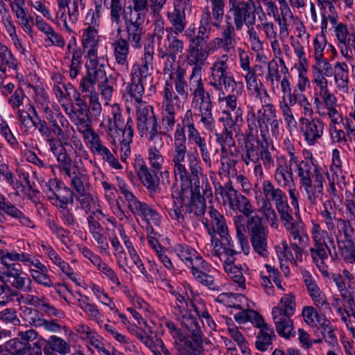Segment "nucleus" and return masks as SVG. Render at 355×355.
Returning a JSON list of instances; mask_svg holds the SVG:
<instances>
[{"instance_id":"obj_31","label":"nucleus","mask_w":355,"mask_h":355,"mask_svg":"<svg viewBox=\"0 0 355 355\" xmlns=\"http://www.w3.org/2000/svg\"><path fill=\"white\" fill-rule=\"evenodd\" d=\"M105 78V73L87 70L86 74L82 77L79 83L78 89L80 93L83 94L84 98H88L91 95L96 94L95 85Z\"/></svg>"},{"instance_id":"obj_5","label":"nucleus","mask_w":355,"mask_h":355,"mask_svg":"<svg viewBox=\"0 0 355 355\" xmlns=\"http://www.w3.org/2000/svg\"><path fill=\"white\" fill-rule=\"evenodd\" d=\"M236 228V237L245 254H249L250 246L245 236L248 231L250 241L254 239H268V227L262 220V218L255 214L248 219L241 215H236L233 218Z\"/></svg>"},{"instance_id":"obj_30","label":"nucleus","mask_w":355,"mask_h":355,"mask_svg":"<svg viewBox=\"0 0 355 355\" xmlns=\"http://www.w3.org/2000/svg\"><path fill=\"white\" fill-rule=\"evenodd\" d=\"M179 198L189 214H193V216H201L205 214L206 210L205 196L180 193Z\"/></svg>"},{"instance_id":"obj_43","label":"nucleus","mask_w":355,"mask_h":355,"mask_svg":"<svg viewBox=\"0 0 355 355\" xmlns=\"http://www.w3.org/2000/svg\"><path fill=\"white\" fill-rule=\"evenodd\" d=\"M281 91L282 93V102L294 106L299 104L302 98L305 96L303 92H300L297 89H292L291 83L286 76H284L281 81Z\"/></svg>"},{"instance_id":"obj_49","label":"nucleus","mask_w":355,"mask_h":355,"mask_svg":"<svg viewBox=\"0 0 355 355\" xmlns=\"http://www.w3.org/2000/svg\"><path fill=\"white\" fill-rule=\"evenodd\" d=\"M334 80L337 88L343 93H347L349 87L348 67L345 62H337L334 66Z\"/></svg>"},{"instance_id":"obj_45","label":"nucleus","mask_w":355,"mask_h":355,"mask_svg":"<svg viewBox=\"0 0 355 355\" xmlns=\"http://www.w3.org/2000/svg\"><path fill=\"white\" fill-rule=\"evenodd\" d=\"M76 200L80 203L81 208L85 210L88 216L99 214L102 216H105V214L100 209L97 198L94 197L89 191H85L83 193V194L77 195Z\"/></svg>"},{"instance_id":"obj_60","label":"nucleus","mask_w":355,"mask_h":355,"mask_svg":"<svg viewBox=\"0 0 355 355\" xmlns=\"http://www.w3.org/2000/svg\"><path fill=\"white\" fill-rule=\"evenodd\" d=\"M42 246L51 261L59 267L64 274L72 279L73 272H72V269L69 265L66 263L51 246L46 245H42Z\"/></svg>"},{"instance_id":"obj_15","label":"nucleus","mask_w":355,"mask_h":355,"mask_svg":"<svg viewBox=\"0 0 355 355\" xmlns=\"http://www.w3.org/2000/svg\"><path fill=\"white\" fill-rule=\"evenodd\" d=\"M124 21L126 38L125 41L129 42L135 49H140L143 46V36L146 31L144 28L145 19L121 15V21Z\"/></svg>"},{"instance_id":"obj_63","label":"nucleus","mask_w":355,"mask_h":355,"mask_svg":"<svg viewBox=\"0 0 355 355\" xmlns=\"http://www.w3.org/2000/svg\"><path fill=\"white\" fill-rule=\"evenodd\" d=\"M188 313H191L196 317L200 322V319H205L207 324L212 328L216 327L214 321L211 318L205 305L201 302H190V309Z\"/></svg>"},{"instance_id":"obj_47","label":"nucleus","mask_w":355,"mask_h":355,"mask_svg":"<svg viewBox=\"0 0 355 355\" xmlns=\"http://www.w3.org/2000/svg\"><path fill=\"white\" fill-rule=\"evenodd\" d=\"M29 272L37 284L47 288L53 286V282L49 275V270L41 261L36 263L34 267L30 268Z\"/></svg>"},{"instance_id":"obj_10","label":"nucleus","mask_w":355,"mask_h":355,"mask_svg":"<svg viewBox=\"0 0 355 355\" xmlns=\"http://www.w3.org/2000/svg\"><path fill=\"white\" fill-rule=\"evenodd\" d=\"M263 201L262 202H274L275 209L279 216L292 210L288 204L286 193L268 180H264L261 184Z\"/></svg>"},{"instance_id":"obj_59","label":"nucleus","mask_w":355,"mask_h":355,"mask_svg":"<svg viewBox=\"0 0 355 355\" xmlns=\"http://www.w3.org/2000/svg\"><path fill=\"white\" fill-rule=\"evenodd\" d=\"M87 57L88 61L86 64L87 70L105 73V65L98 57V46L87 48Z\"/></svg>"},{"instance_id":"obj_27","label":"nucleus","mask_w":355,"mask_h":355,"mask_svg":"<svg viewBox=\"0 0 355 355\" xmlns=\"http://www.w3.org/2000/svg\"><path fill=\"white\" fill-rule=\"evenodd\" d=\"M187 137H184V139H173L171 155L173 173H178L181 175H186V158H187Z\"/></svg>"},{"instance_id":"obj_61","label":"nucleus","mask_w":355,"mask_h":355,"mask_svg":"<svg viewBox=\"0 0 355 355\" xmlns=\"http://www.w3.org/2000/svg\"><path fill=\"white\" fill-rule=\"evenodd\" d=\"M95 9H89L85 17V25L86 28H99L100 17L103 9V1L93 0Z\"/></svg>"},{"instance_id":"obj_22","label":"nucleus","mask_w":355,"mask_h":355,"mask_svg":"<svg viewBox=\"0 0 355 355\" xmlns=\"http://www.w3.org/2000/svg\"><path fill=\"white\" fill-rule=\"evenodd\" d=\"M18 338L10 339L5 343V348L12 355H23L31 349L30 342L37 338V333L33 329L19 331Z\"/></svg>"},{"instance_id":"obj_38","label":"nucleus","mask_w":355,"mask_h":355,"mask_svg":"<svg viewBox=\"0 0 355 355\" xmlns=\"http://www.w3.org/2000/svg\"><path fill=\"white\" fill-rule=\"evenodd\" d=\"M178 35L173 33L171 35H168L166 37L168 41V46H166L163 42L157 46L158 56L160 58H165L166 55L177 56L178 54L182 53L184 49V42L182 40L178 37Z\"/></svg>"},{"instance_id":"obj_39","label":"nucleus","mask_w":355,"mask_h":355,"mask_svg":"<svg viewBox=\"0 0 355 355\" xmlns=\"http://www.w3.org/2000/svg\"><path fill=\"white\" fill-rule=\"evenodd\" d=\"M105 5L108 0H100ZM127 4V0H110L107 8L110 10V20L112 26L117 28L116 31L120 34L122 31L121 15Z\"/></svg>"},{"instance_id":"obj_42","label":"nucleus","mask_w":355,"mask_h":355,"mask_svg":"<svg viewBox=\"0 0 355 355\" xmlns=\"http://www.w3.org/2000/svg\"><path fill=\"white\" fill-rule=\"evenodd\" d=\"M166 17L171 25L172 33L179 35L184 31L187 23L186 12L180 9L179 6H174L172 11L168 12Z\"/></svg>"},{"instance_id":"obj_37","label":"nucleus","mask_w":355,"mask_h":355,"mask_svg":"<svg viewBox=\"0 0 355 355\" xmlns=\"http://www.w3.org/2000/svg\"><path fill=\"white\" fill-rule=\"evenodd\" d=\"M304 283L315 306L319 309H328L329 303L327 297L311 275L304 276Z\"/></svg>"},{"instance_id":"obj_44","label":"nucleus","mask_w":355,"mask_h":355,"mask_svg":"<svg viewBox=\"0 0 355 355\" xmlns=\"http://www.w3.org/2000/svg\"><path fill=\"white\" fill-rule=\"evenodd\" d=\"M235 26L231 22L226 21L223 28L220 31V36L217 37L223 46L224 52L228 53L235 49L236 44Z\"/></svg>"},{"instance_id":"obj_64","label":"nucleus","mask_w":355,"mask_h":355,"mask_svg":"<svg viewBox=\"0 0 355 355\" xmlns=\"http://www.w3.org/2000/svg\"><path fill=\"white\" fill-rule=\"evenodd\" d=\"M260 148L257 145L252 143H245L241 152V160L246 166H252L253 163L259 161Z\"/></svg>"},{"instance_id":"obj_36","label":"nucleus","mask_w":355,"mask_h":355,"mask_svg":"<svg viewBox=\"0 0 355 355\" xmlns=\"http://www.w3.org/2000/svg\"><path fill=\"white\" fill-rule=\"evenodd\" d=\"M64 175L70 179L71 186L73 187L77 195L83 194L85 191H89L90 183L88 175L85 171L79 166L73 169Z\"/></svg>"},{"instance_id":"obj_52","label":"nucleus","mask_w":355,"mask_h":355,"mask_svg":"<svg viewBox=\"0 0 355 355\" xmlns=\"http://www.w3.org/2000/svg\"><path fill=\"white\" fill-rule=\"evenodd\" d=\"M200 266L202 268L199 266H194L193 268L191 269L194 278L198 282L209 287L210 289H216L214 277L207 273L209 269V264L204 260L203 263H201Z\"/></svg>"},{"instance_id":"obj_55","label":"nucleus","mask_w":355,"mask_h":355,"mask_svg":"<svg viewBox=\"0 0 355 355\" xmlns=\"http://www.w3.org/2000/svg\"><path fill=\"white\" fill-rule=\"evenodd\" d=\"M77 305L83 311L88 318L98 323L102 322L101 318L103 317V315L97 305L89 302L87 296L78 298L77 300Z\"/></svg>"},{"instance_id":"obj_54","label":"nucleus","mask_w":355,"mask_h":355,"mask_svg":"<svg viewBox=\"0 0 355 355\" xmlns=\"http://www.w3.org/2000/svg\"><path fill=\"white\" fill-rule=\"evenodd\" d=\"M232 260L227 257L224 259L223 268L225 271L229 275L237 286L241 290L245 288V279L243 276V272L241 268L231 263Z\"/></svg>"},{"instance_id":"obj_6","label":"nucleus","mask_w":355,"mask_h":355,"mask_svg":"<svg viewBox=\"0 0 355 355\" xmlns=\"http://www.w3.org/2000/svg\"><path fill=\"white\" fill-rule=\"evenodd\" d=\"M137 107V127L141 137H145L150 144L161 146L164 144V132L154 113L151 105L141 104Z\"/></svg>"},{"instance_id":"obj_56","label":"nucleus","mask_w":355,"mask_h":355,"mask_svg":"<svg viewBox=\"0 0 355 355\" xmlns=\"http://www.w3.org/2000/svg\"><path fill=\"white\" fill-rule=\"evenodd\" d=\"M17 61L8 48L0 42V71L5 74L7 69L16 70Z\"/></svg>"},{"instance_id":"obj_32","label":"nucleus","mask_w":355,"mask_h":355,"mask_svg":"<svg viewBox=\"0 0 355 355\" xmlns=\"http://www.w3.org/2000/svg\"><path fill=\"white\" fill-rule=\"evenodd\" d=\"M275 330L277 334L286 339L289 340L295 336L293 320L289 315L271 313Z\"/></svg>"},{"instance_id":"obj_19","label":"nucleus","mask_w":355,"mask_h":355,"mask_svg":"<svg viewBox=\"0 0 355 355\" xmlns=\"http://www.w3.org/2000/svg\"><path fill=\"white\" fill-rule=\"evenodd\" d=\"M153 46L145 47L144 53L141 58V63H135L132 65L130 78L144 83L153 80Z\"/></svg>"},{"instance_id":"obj_46","label":"nucleus","mask_w":355,"mask_h":355,"mask_svg":"<svg viewBox=\"0 0 355 355\" xmlns=\"http://www.w3.org/2000/svg\"><path fill=\"white\" fill-rule=\"evenodd\" d=\"M133 125L134 122L132 119L128 117L122 133V140L120 146L121 159L122 162H125L131 153L130 144L132 141L134 135Z\"/></svg>"},{"instance_id":"obj_11","label":"nucleus","mask_w":355,"mask_h":355,"mask_svg":"<svg viewBox=\"0 0 355 355\" xmlns=\"http://www.w3.org/2000/svg\"><path fill=\"white\" fill-rule=\"evenodd\" d=\"M279 10L275 1L266 6V13L268 16L272 17L279 26V40H284L289 35L288 26V23L293 19V15L288 3L285 0L279 1Z\"/></svg>"},{"instance_id":"obj_17","label":"nucleus","mask_w":355,"mask_h":355,"mask_svg":"<svg viewBox=\"0 0 355 355\" xmlns=\"http://www.w3.org/2000/svg\"><path fill=\"white\" fill-rule=\"evenodd\" d=\"M85 1L86 0H57V17L67 28L68 21L73 24L78 20L80 12L85 7Z\"/></svg>"},{"instance_id":"obj_48","label":"nucleus","mask_w":355,"mask_h":355,"mask_svg":"<svg viewBox=\"0 0 355 355\" xmlns=\"http://www.w3.org/2000/svg\"><path fill=\"white\" fill-rule=\"evenodd\" d=\"M110 116H107V130L111 133L114 130L123 131L126 122L123 117L122 109L119 104L114 103L110 107Z\"/></svg>"},{"instance_id":"obj_34","label":"nucleus","mask_w":355,"mask_h":355,"mask_svg":"<svg viewBox=\"0 0 355 355\" xmlns=\"http://www.w3.org/2000/svg\"><path fill=\"white\" fill-rule=\"evenodd\" d=\"M128 42L125 41V38L119 37L112 44L113 49V55L115 62L117 65L125 69L126 71L129 68L128 56L130 54V46Z\"/></svg>"},{"instance_id":"obj_1","label":"nucleus","mask_w":355,"mask_h":355,"mask_svg":"<svg viewBox=\"0 0 355 355\" xmlns=\"http://www.w3.org/2000/svg\"><path fill=\"white\" fill-rule=\"evenodd\" d=\"M320 216L321 222L324 223L326 229L322 230L318 223H312L311 234L314 245L310 248V254L319 270L323 275L327 276L328 267L324 261L328 259V254L332 258L338 255L335 239L331 232H335L336 225H340L339 231H344L347 229L349 223L347 220L337 217L336 209L329 199L323 202Z\"/></svg>"},{"instance_id":"obj_2","label":"nucleus","mask_w":355,"mask_h":355,"mask_svg":"<svg viewBox=\"0 0 355 355\" xmlns=\"http://www.w3.org/2000/svg\"><path fill=\"white\" fill-rule=\"evenodd\" d=\"M288 155V164L292 168L297 167L300 187L304 191L307 200L311 205H317L323 195L325 181L323 173L311 161L300 162L297 152Z\"/></svg>"},{"instance_id":"obj_40","label":"nucleus","mask_w":355,"mask_h":355,"mask_svg":"<svg viewBox=\"0 0 355 355\" xmlns=\"http://www.w3.org/2000/svg\"><path fill=\"white\" fill-rule=\"evenodd\" d=\"M35 101L37 107L41 109L45 114V121L49 125L58 123L54 116V112L58 111V105L51 104L50 99L46 92L42 91L36 94Z\"/></svg>"},{"instance_id":"obj_53","label":"nucleus","mask_w":355,"mask_h":355,"mask_svg":"<svg viewBox=\"0 0 355 355\" xmlns=\"http://www.w3.org/2000/svg\"><path fill=\"white\" fill-rule=\"evenodd\" d=\"M296 303L292 294H285L279 304L272 308V313L293 316L295 312Z\"/></svg>"},{"instance_id":"obj_20","label":"nucleus","mask_w":355,"mask_h":355,"mask_svg":"<svg viewBox=\"0 0 355 355\" xmlns=\"http://www.w3.org/2000/svg\"><path fill=\"white\" fill-rule=\"evenodd\" d=\"M279 217L291 240L300 244H308L309 236L305 225L302 220H294L292 210Z\"/></svg>"},{"instance_id":"obj_13","label":"nucleus","mask_w":355,"mask_h":355,"mask_svg":"<svg viewBox=\"0 0 355 355\" xmlns=\"http://www.w3.org/2000/svg\"><path fill=\"white\" fill-rule=\"evenodd\" d=\"M34 127L45 139L49 148L59 144L69 145L64 131L58 123L49 125L45 120H38Z\"/></svg>"},{"instance_id":"obj_51","label":"nucleus","mask_w":355,"mask_h":355,"mask_svg":"<svg viewBox=\"0 0 355 355\" xmlns=\"http://www.w3.org/2000/svg\"><path fill=\"white\" fill-rule=\"evenodd\" d=\"M205 227H206L208 234L211 236V247L213 248L212 254L213 256L219 258L220 261H224L225 258L226 259V255H232L230 252L227 253V250L230 248L227 245V248H222V243L219 241V239L216 237L217 232L214 228L211 227L209 225V221L206 219L205 222H203Z\"/></svg>"},{"instance_id":"obj_12","label":"nucleus","mask_w":355,"mask_h":355,"mask_svg":"<svg viewBox=\"0 0 355 355\" xmlns=\"http://www.w3.org/2000/svg\"><path fill=\"white\" fill-rule=\"evenodd\" d=\"M230 208L234 211H239L245 219L252 217L254 212V207L250 200L236 190L231 182H227L223 188Z\"/></svg>"},{"instance_id":"obj_25","label":"nucleus","mask_w":355,"mask_h":355,"mask_svg":"<svg viewBox=\"0 0 355 355\" xmlns=\"http://www.w3.org/2000/svg\"><path fill=\"white\" fill-rule=\"evenodd\" d=\"M64 60H70L69 76L75 79L80 74L83 64V51L78 46L76 39L72 38L68 42L64 56Z\"/></svg>"},{"instance_id":"obj_33","label":"nucleus","mask_w":355,"mask_h":355,"mask_svg":"<svg viewBox=\"0 0 355 355\" xmlns=\"http://www.w3.org/2000/svg\"><path fill=\"white\" fill-rule=\"evenodd\" d=\"M274 178L278 184L284 187L289 186L293 182V168L288 164V162L284 156L278 157L276 159Z\"/></svg>"},{"instance_id":"obj_28","label":"nucleus","mask_w":355,"mask_h":355,"mask_svg":"<svg viewBox=\"0 0 355 355\" xmlns=\"http://www.w3.org/2000/svg\"><path fill=\"white\" fill-rule=\"evenodd\" d=\"M336 240L335 242L338 245L340 257L345 262L354 263L355 262V242L347 229L343 232L338 231Z\"/></svg>"},{"instance_id":"obj_21","label":"nucleus","mask_w":355,"mask_h":355,"mask_svg":"<svg viewBox=\"0 0 355 355\" xmlns=\"http://www.w3.org/2000/svg\"><path fill=\"white\" fill-rule=\"evenodd\" d=\"M209 215L211 223L209 225L214 228L218 234L220 236L223 245H227L230 248L227 249V253L232 255L236 254V250L233 249V242L229 234L228 227L225 217L213 206L209 207Z\"/></svg>"},{"instance_id":"obj_18","label":"nucleus","mask_w":355,"mask_h":355,"mask_svg":"<svg viewBox=\"0 0 355 355\" xmlns=\"http://www.w3.org/2000/svg\"><path fill=\"white\" fill-rule=\"evenodd\" d=\"M300 130L309 146H314L324 135V123L318 117H301Z\"/></svg>"},{"instance_id":"obj_3","label":"nucleus","mask_w":355,"mask_h":355,"mask_svg":"<svg viewBox=\"0 0 355 355\" xmlns=\"http://www.w3.org/2000/svg\"><path fill=\"white\" fill-rule=\"evenodd\" d=\"M188 168L186 166V175L174 173L176 180L181 182L180 193L190 195H202L207 198L212 196L211 186L206 175L203 174L200 165V159L196 153L187 155Z\"/></svg>"},{"instance_id":"obj_35","label":"nucleus","mask_w":355,"mask_h":355,"mask_svg":"<svg viewBox=\"0 0 355 355\" xmlns=\"http://www.w3.org/2000/svg\"><path fill=\"white\" fill-rule=\"evenodd\" d=\"M178 257L191 268L194 266H199L203 263L204 259L194 249L187 245L178 244L174 248Z\"/></svg>"},{"instance_id":"obj_50","label":"nucleus","mask_w":355,"mask_h":355,"mask_svg":"<svg viewBox=\"0 0 355 355\" xmlns=\"http://www.w3.org/2000/svg\"><path fill=\"white\" fill-rule=\"evenodd\" d=\"M132 6L124 9L122 15L146 19L148 12L150 10V0H131Z\"/></svg>"},{"instance_id":"obj_7","label":"nucleus","mask_w":355,"mask_h":355,"mask_svg":"<svg viewBox=\"0 0 355 355\" xmlns=\"http://www.w3.org/2000/svg\"><path fill=\"white\" fill-rule=\"evenodd\" d=\"M177 314L179 315L178 320L182 325L184 327L190 334L183 335L182 338L180 339L183 342V347L179 349L180 355L197 354L202 355L204 348L202 346L203 334L201 330L200 322L196 317L184 316L183 311L178 307Z\"/></svg>"},{"instance_id":"obj_8","label":"nucleus","mask_w":355,"mask_h":355,"mask_svg":"<svg viewBox=\"0 0 355 355\" xmlns=\"http://www.w3.org/2000/svg\"><path fill=\"white\" fill-rule=\"evenodd\" d=\"M228 8L236 31H241L244 25L255 24L257 7L254 0H228Z\"/></svg>"},{"instance_id":"obj_23","label":"nucleus","mask_w":355,"mask_h":355,"mask_svg":"<svg viewBox=\"0 0 355 355\" xmlns=\"http://www.w3.org/2000/svg\"><path fill=\"white\" fill-rule=\"evenodd\" d=\"M202 46L198 44H189V46L187 62L190 66H193L189 79L202 78V67L206 64L209 58Z\"/></svg>"},{"instance_id":"obj_26","label":"nucleus","mask_w":355,"mask_h":355,"mask_svg":"<svg viewBox=\"0 0 355 355\" xmlns=\"http://www.w3.org/2000/svg\"><path fill=\"white\" fill-rule=\"evenodd\" d=\"M137 175L150 197H155L161 193L159 177L155 172L151 171L144 162L139 164Z\"/></svg>"},{"instance_id":"obj_24","label":"nucleus","mask_w":355,"mask_h":355,"mask_svg":"<svg viewBox=\"0 0 355 355\" xmlns=\"http://www.w3.org/2000/svg\"><path fill=\"white\" fill-rule=\"evenodd\" d=\"M190 90L193 96L191 105L194 109L202 110L212 107L211 95L206 91L202 78L189 79Z\"/></svg>"},{"instance_id":"obj_16","label":"nucleus","mask_w":355,"mask_h":355,"mask_svg":"<svg viewBox=\"0 0 355 355\" xmlns=\"http://www.w3.org/2000/svg\"><path fill=\"white\" fill-rule=\"evenodd\" d=\"M334 32L342 55L347 61H352L355 54V33L349 31L343 23L336 24Z\"/></svg>"},{"instance_id":"obj_9","label":"nucleus","mask_w":355,"mask_h":355,"mask_svg":"<svg viewBox=\"0 0 355 355\" xmlns=\"http://www.w3.org/2000/svg\"><path fill=\"white\" fill-rule=\"evenodd\" d=\"M229 56L223 54L217 57L209 68V85L216 90L233 88L235 85V80L232 76L228 64Z\"/></svg>"},{"instance_id":"obj_57","label":"nucleus","mask_w":355,"mask_h":355,"mask_svg":"<svg viewBox=\"0 0 355 355\" xmlns=\"http://www.w3.org/2000/svg\"><path fill=\"white\" fill-rule=\"evenodd\" d=\"M0 210L4 211L5 213L12 218H17L19 220V223L25 227L34 229L35 227L34 222L30 218L26 216L16 207L6 202V201Z\"/></svg>"},{"instance_id":"obj_58","label":"nucleus","mask_w":355,"mask_h":355,"mask_svg":"<svg viewBox=\"0 0 355 355\" xmlns=\"http://www.w3.org/2000/svg\"><path fill=\"white\" fill-rule=\"evenodd\" d=\"M74 192L69 187L64 185L55 196H49V200L52 204L58 207H66L69 204H73Z\"/></svg>"},{"instance_id":"obj_29","label":"nucleus","mask_w":355,"mask_h":355,"mask_svg":"<svg viewBox=\"0 0 355 355\" xmlns=\"http://www.w3.org/2000/svg\"><path fill=\"white\" fill-rule=\"evenodd\" d=\"M166 61L164 67V75L168 76L169 80L173 82L174 87L179 89L178 86L184 85L186 80V69L180 65H176V57L173 55L165 56Z\"/></svg>"},{"instance_id":"obj_62","label":"nucleus","mask_w":355,"mask_h":355,"mask_svg":"<svg viewBox=\"0 0 355 355\" xmlns=\"http://www.w3.org/2000/svg\"><path fill=\"white\" fill-rule=\"evenodd\" d=\"M345 299V304H343L341 300L338 297H335L333 299L331 302V306L336 310L337 314L340 316V320L344 323H347L349 322V317L354 314V311L351 309V306L349 304V296L347 297H344Z\"/></svg>"},{"instance_id":"obj_4","label":"nucleus","mask_w":355,"mask_h":355,"mask_svg":"<svg viewBox=\"0 0 355 355\" xmlns=\"http://www.w3.org/2000/svg\"><path fill=\"white\" fill-rule=\"evenodd\" d=\"M19 261V252L15 250L6 252L0 268V278L6 279L12 288L20 292H30L32 280L24 273Z\"/></svg>"},{"instance_id":"obj_14","label":"nucleus","mask_w":355,"mask_h":355,"mask_svg":"<svg viewBox=\"0 0 355 355\" xmlns=\"http://www.w3.org/2000/svg\"><path fill=\"white\" fill-rule=\"evenodd\" d=\"M173 84V83H169L168 80L165 83L162 107H169L179 110L183 105L184 101L188 98V84L187 80H184V85L178 86V89L175 87V90Z\"/></svg>"},{"instance_id":"obj_41","label":"nucleus","mask_w":355,"mask_h":355,"mask_svg":"<svg viewBox=\"0 0 355 355\" xmlns=\"http://www.w3.org/2000/svg\"><path fill=\"white\" fill-rule=\"evenodd\" d=\"M190 142L198 147L202 160L207 167L211 168L212 163L211 159V144L207 142L205 137H202L199 131L188 136Z\"/></svg>"}]
</instances>
